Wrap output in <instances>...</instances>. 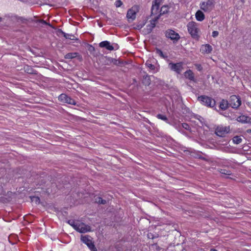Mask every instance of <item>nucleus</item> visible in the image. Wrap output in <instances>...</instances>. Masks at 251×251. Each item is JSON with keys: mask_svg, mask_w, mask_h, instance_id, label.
Instances as JSON below:
<instances>
[{"mask_svg": "<svg viewBox=\"0 0 251 251\" xmlns=\"http://www.w3.org/2000/svg\"><path fill=\"white\" fill-rule=\"evenodd\" d=\"M198 100L202 104L207 107L213 108L215 106V100L207 96H201L198 98Z\"/></svg>", "mask_w": 251, "mask_h": 251, "instance_id": "obj_1", "label": "nucleus"}, {"mask_svg": "<svg viewBox=\"0 0 251 251\" xmlns=\"http://www.w3.org/2000/svg\"><path fill=\"white\" fill-rule=\"evenodd\" d=\"M81 241L86 244L89 249L92 251H97L94 242L92 241V238L89 235L82 236L81 237Z\"/></svg>", "mask_w": 251, "mask_h": 251, "instance_id": "obj_2", "label": "nucleus"}, {"mask_svg": "<svg viewBox=\"0 0 251 251\" xmlns=\"http://www.w3.org/2000/svg\"><path fill=\"white\" fill-rule=\"evenodd\" d=\"M215 6L214 0H207L200 4L201 9L206 12H209L212 10Z\"/></svg>", "mask_w": 251, "mask_h": 251, "instance_id": "obj_3", "label": "nucleus"}, {"mask_svg": "<svg viewBox=\"0 0 251 251\" xmlns=\"http://www.w3.org/2000/svg\"><path fill=\"white\" fill-rule=\"evenodd\" d=\"M189 33L191 34L193 38H196L198 37V28L197 25L195 22H189L187 25Z\"/></svg>", "mask_w": 251, "mask_h": 251, "instance_id": "obj_4", "label": "nucleus"}, {"mask_svg": "<svg viewBox=\"0 0 251 251\" xmlns=\"http://www.w3.org/2000/svg\"><path fill=\"white\" fill-rule=\"evenodd\" d=\"M228 102L229 106L233 108H237L241 104L240 98L236 95L230 96Z\"/></svg>", "mask_w": 251, "mask_h": 251, "instance_id": "obj_5", "label": "nucleus"}, {"mask_svg": "<svg viewBox=\"0 0 251 251\" xmlns=\"http://www.w3.org/2000/svg\"><path fill=\"white\" fill-rule=\"evenodd\" d=\"M183 63L182 62L174 63L170 62L169 64V68L178 74H180L183 69Z\"/></svg>", "mask_w": 251, "mask_h": 251, "instance_id": "obj_6", "label": "nucleus"}, {"mask_svg": "<svg viewBox=\"0 0 251 251\" xmlns=\"http://www.w3.org/2000/svg\"><path fill=\"white\" fill-rule=\"evenodd\" d=\"M58 100L59 101L62 102L67 103L72 105L76 104V102L74 99H72L71 97H69L65 94H62L60 95L58 97Z\"/></svg>", "mask_w": 251, "mask_h": 251, "instance_id": "obj_7", "label": "nucleus"}, {"mask_svg": "<svg viewBox=\"0 0 251 251\" xmlns=\"http://www.w3.org/2000/svg\"><path fill=\"white\" fill-rule=\"evenodd\" d=\"M165 35L166 37L171 39L174 42L177 41L180 38L179 34L172 29H168L166 30L165 32Z\"/></svg>", "mask_w": 251, "mask_h": 251, "instance_id": "obj_8", "label": "nucleus"}, {"mask_svg": "<svg viewBox=\"0 0 251 251\" xmlns=\"http://www.w3.org/2000/svg\"><path fill=\"white\" fill-rule=\"evenodd\" d=\"M75 227V230L80 233H86L91 231V227L83 223H78Z\"/></svg>", "mask_w": 251, "mask_h": 251, "instance_id": "obj_9", "label": "nucleus"}, {"mask_svg": "<svg viewBox=\"0 0 251 251\" xmlns=\"http://www.w3.org/2000/svg\"><path fill=\"white\" fill-rule=\"evenodd\" d=\"M229 131V128L226 126H218L215 131L216 134L220 137H224Z\"/></svg>", "mask_w": 251, "mask_h": 251, "instance_id": "obj_10", "label": "nucleus"}, {"mask_svg": "<svg viewBox=\"0 0 251 251\" xmlns=\"http://www.w3.org/2000/svg\"><path fill=\"white\" fill-rule=\"evenodd\" d=\"M237 121L241 123H251V118L245 115H242L237 118Z\"/></svg>", "mask_w": 251, "mask_h": 251, "instance_id": "obj_11", "label": "nucleus"}, {"mask_svg": "<svg viewBox=\"0 0 251 251\" xmlns=\"http://www.w3.org/2000/svg\"><path fill=\"white\" fill-rule=\"evenodd\" d=\"M99 46L101 48H105L109 50H114V47L112 45H111L110 42L107 41L101 42L99 44Z\"/></svg>", "mask_w": 251, "mask_h": 251, "instance_id": "obj_12", "label": "nucleus"}, {"mask_svg": "<svg viewBox=\"0 0 251 251\" xmlns=\"http://www.w3.org/2000/svg\"><path fill=\"white\" fill-rule=\"evenodd\" d=\"M136 11L134 9V7H132L127 11L126 17L128 19L133 20L136 18Z\"/></svg>", "mask_w": 251, "mask_h": 251, "instance_id": "obj_13", "label": "nucleus"}, {"mask_svg": "<svg viewBox=\"0 0 251 251\" xmlns=\"http://www.w3.org/2000/svg\"><path fill=\"white\" fill-rule=\"evenodd\" d=\"M201 52L204 53H209L212 50V47L209 44L202 45L201 49Z\"/></svg>", "mask_w": 251, "mask_h": 251, "instance_id": "obj_14", "label": "nucleus"}, {"mask_svg": "<svg viewBox=\"0 0 251 251\" xmlns=\"http://www.w3.org/2000/svg\"><path fill=\"white\" fill-rule=\"evenodd\" d=\"M184 76L186 78H187L191 81H195L194 74L192 70H188L186 71L184 73Z\"/></svg>", "mask_w": 251, "mask_h": 251, "instance_id": "obj_15", "label": "nucleus"}, {"mask_svg": "<svg viewBox=\"0 0 251 251\" xmlns=\"http://www.w3.org/2000/svg\"><path fill=\"white\" fill-rule=\"evenodd\" d=\"M60 32L63 35V36L66 39L71 40H77V38L72 34H68L64 32L61 30H59Z\"/></svg>", "mask_w": 251, "mask_h": 251, "instance_id": "obj_16", "label": "nucleus"}, {"mask_svg": "<svg viewBox=\"0 0 251 251\" xmlns=\"http://www.w3.org/2000/svg\"><path fill=\"white\" fill-rule=\"evenodd\" d=\"M195 16L197 20L200 22L202 21L205 18V16L201 10H198L196 12Z\"/></svg>", "mask_w": 251, "mask_h": 251, "instance_id": "obj_17", "label": "nucleus"}, {"mask_svg": "<svg viewBox=\"0 0 251 251\" xmlns=\"http://www.w3.org/2000/svg\"><path fill=\"white\" fill-rule=\"evenodd\" d=\"M229 106V102L227 100H223L220 103V108L222 110H226Z\"/></svg>", "mask_w": 251, "mask_h": 251, "instance_id": "obj_18", "label": "nucleus"}, {"mask_svg": "<svg viewBox=\"0 0 251 251\" xmlns=\"http://www.w3.org/2000/svg\"><path fill=\"white\" fill-rule=\"evenodd\" d=\"M159 9V5H156V4H152L151 8V15H156L158 13V10Z\"/></svg>", "mask_w": 251, "mask_h": 251, "instance_id": "obj_19", "label": "nucleus"}, {"mask_svg": "<svg viewBox=\"0 0 251 251\" xmlns=\"http://www.w3.org/2000/svg\"><path fill=\"white\" fill-rule=\"evenodd\" d=\"M155 26V24L153 22H151V20L150 21V24L147 25V33H151L152 29L154 28Z\"/></svg>", "mask_w": 251, "mask_h": 251, "instance_id": "obj_20", "label": "nucleus"}, {"mask_svg": "<svg viewBox=\"0 0 251 251\" xmlns=\"http://www.w3.org/2000/svg\"><path fill=\"white\" fill-rule=\"evenodd\" d=\"M78 53L77 52H70L67 53L65 55V58L66 59H73L77 56Z\"/></svg>", "mask_w": 251, "mask_h": 251, "instance_id": "obj_21", "label": "nucleus"}, {"mask_svg": "<svg viewBox=\"0 0 251 251\" xmlns=\"http://www.w3.org/2000/svg\"><path fill=\"white\" fill-rule=\"evenodd\" d=\"M146 66L149 68L151 71H152V73H154L155 72V66L151 63L150 61H147L145 64Z\"/></svg>", "mask_w": 251, "mask_h": 251, "instance_id": "obj_22", "label": "nucleus"}, {"mask_svg": "<svg viewBox=\"0 0 251 251\" xmlns=\"http://www.w3.org/2000/svg\"><path fill=\"white\" fill-rule=\"evenodd\" d=\"M233 142L236 144H239L241 143L242 139L240 136H236L233 138Z\"/></svg>", "mask_w": 251, "mask_h": 251, "instance_id": "obj_23", "label": "nucleus"}, {"mask_svg": "<svg viewBox=\"0 0 251 251\" xmlns=\"http://www.w3.org/2000/svg\"><path fill=\"white\" fill-rule=\"evenodd\" d=\"M169 8L167 6H163L160 10V15H163L167 13L168 11Z\"/></svg>", "mask_w": 251, "mask_h": 251, "instance_id": "obj_24", "label": "nucleus"}, {"mask_svg": "<svg viewBox=\"0 0 251 251\" xmlns=\"http://www.w3.org/2000/svg\"><path fill=\"white\" fill-rule=\"evenodd\" d=\"M156 117L159 119H160L161 120H163L165 122H166V123H168V118H167V117L164 115H162V114H158L156 115Z\"/></svg>", "mask_w": 251, "mask_h": 251, "instance_id": "obj_25", "label": "nucleus"}, {"mask_svg": "<svg viewBox=\"0 0 251 251\" xmlns=\"http://www.w3.org/2000/svg\"><path fill=\"white\" fill-rule=\"evenodd\" d=\"M220 172L222 174L226 175H231V172L228 170H226L225 169H222L220 170Z\"/></svg>", "mask_w": 251, "mask_h": 251, "instance_id": "obj_26", "label": "nucleus"}, {"mask_svg": "<svg viewBox=\"0 0 251 251\" xmlns=\"http://www.w3.org/2000/svg\"><path fill=\"white\" fill-rule=\"evenodd\" d=\"M156 52L163 58H166L167 57V56L166 54H164L162 51L160 49H156Z\"/></svg>", "mask_w": 251, "mask_h": 251, "instance_id": "obj_27", "label": "nucleus"}, {"mask_svg": "<svg viewBox=\"0 0 251 251\" xmlns=\"http://www.w3.org/2000/svg\"><path fill=\"white\" fill-rule=\"evenodd\" d=\"M96 202L99 204H104L106 203V201L104 200H103L100 197H97L95 199Z\"/></svg>", "mask_w": 251, "mask_h": 251, "instance_id": "obj_28", "label": "nucleus"}, {"mask_svg": "<svg viewBox=\"0 0 251 251\" xmlns=\"http://www.w3.org/2000/svg\"><path fill=\"white\" fill-rule=\"evenodd\" d=\"M30 199L31 201L33 202H35L36 204H38L40 203V198L38 197H31Z\"/></svg>", "mask_w": 251, "mask_h": 251, "instance_id": "obj_29", "label": "nucleus"}, {"mask_svg": "<svg viewBox=\"0 0 251 251\" xmlns=\"http://www.w3.org/2000/svg\"><path fill=\"white\" fill-rule=\"evenodd\" d=\"M78 222H76L74 220H69L68 223L72 226L75 229H76L75 226L77 225Z\"/></svg>", "mask_w": 251, "mask_h": 251, "instance_id": "obj_30", "label": "nucleus"}, {"mask_svg": "<svg viewBox=\"0 0 251 251\" xmlns=\"http://www.w3.org/2000/svg\"><path fill=\"white\" fill-rule=\"evenodd\" d=\"M115 4L117 7H119L123 4V2L121 0H118L115 1Z\"/></svg>", "mask_w": 251, "mask_h": 251, "instance_id": "obj_31", "label": "nucleus"}, {"mask_svg": "<svg viewBox=\"0 0 251 251\" xmlns=\"http://www.w3.org/2000/svg\"><path fill=\"white\" fill-rule=\"evenodd\" d=\"M160 16V15H158L157 16H155L154 17H153L151 20V22H154V23L156 24V22L158 21V20L159 19V17Z\"/></svg>", "mask_w": 251, "mask_h": 251, "instance_id": "obj_32", "label": "nucleus"}, {"mask_svg": "<svg viewBox=\"0 0 251 251\" xmlns=\"http://www.w3.org/2000/svg\"><path fill=\"white\" fill-rule=\"evenodd\" d=\"M25 71L29 74H34V71L32 70V68H29L28 66H27V69H26Z\"/></svg>", "mask_w": 251, "mask_h": 251, "instance_id": "obj_33", "label": "nucleus"}, {"mask_svg": "<svg viewBox=\"0 0 251 251\" xmlns=\"http://www.w3.org/2000/svg\"><path fill=\"white\" fill-rule=\"evenodd\" d=\"M182 126L187 130H189L190 128L189 126L186 123H182Z\"/></svg>", "mask_w": 251, "mask_h": 251, "instance_id": "obj_34", "label": "nucleus"}, {"mask_svg": "<svg viewBox=\"0 0 251 251\" xmlns=\"http://www.w3.org/2000/svg\"><path fill=\"white\" fill-rule=\"evenodd\" d=\"M195 66H196L197 69L199 71H201L202 69V67L201 64H195Z\"/></svg>", "mask_w": 251, "mask_h": 251, "instance_id": "obj_35", "label": "nucleus"}, {"mask_svg": "<svg viewBox=\"0 0 251 251\" xmlns=\"http://www.w3.org/2000/svg\"><path fill=\"white\" fill-rule=\"evenodd\" d=\"M219 35V32L217 31H213L212 33V36L214 38L217 37Z\"/></svg>", "mask_w": 251, "mask_h": 251, "instance_id": "obj_36", "label": "nucleus"}, {"mask_svg": "<svg viewBox=\"0 0 251 251\" xmlns=\"http://www.w3.org/2000/svg\"><path fill=\"white\" fill-rule=\"evenodd\" d=\"M152 4H156V5H159V0H155Z\"/></svg>", "mask_w": 251, "mask_h": 251, "instance_id": "obj_37", "label": "nucleus"}, {"mask_svg": "<svg viewBox=\"0 0 251 251\" xmlns=\"http://www.w3.org/2000/svg\"><path fill=\"white\" fill-rule=\"evenodd\" d=\"M41 22L44 24V25H50V24H48V23H47L45 21H44V20H41Z\"/></svg>", "mask_w": 251, "mask_h": 251, "instance_id": "obj_38", "label": "nucleus"}, {"mask_svg": "<svg viewBox=\"0 0 251 251\" xmlns=\"http://www.w3.org/2000/svg\"><path fill=\"white\" fill-rule=\"evenodd\" d=\"M210 251H218L217 250H216V249H211Z\"/></svg>", "mask_w": 251, "mask_h": 251, "instance_id": "obj_39", "label": "nucleus"}, {"mask_svg": "<svg viewBox=\"0 0 251 251\" xmlns=\"http://www.w3.org/2000/svg\"><path fill=\"white\" fill-rule=\"evenodd\" d=\"M247 132H248V133H251V129H248V130H247Z\"/></svg>", "mask_w": 251, "mask_h": 251, "instance_id": "obj_40", "label": "nucleus"}, {"mask_svg": "<svg viewBox=\"0 0 251 251\" xmlns=\"http://www.w3.org/2000/svg\"><path fill=\"white\" fill-rule=\"evenodd\" d=\"M2 21V18L1 17H0V22H1Z\"/></svg>", "mask_w": 251, "mask_h": 251, "instance_id": "obj_41", "label": "nucleus"}, {"mask_svg": "<svg viewBox=\"0 0 251 251\" xmlns=\"http://www.w3.org/2000/svg\"><path fill=\"white\" fill-rule=\"evenodd\" d=\"M242 1V2H244L245 0H241Z\"/></svg>", "mask_w": 251, "mask_h": 251, "instance_id": "obj_42", "label": "nucleus"}]
</instances>
